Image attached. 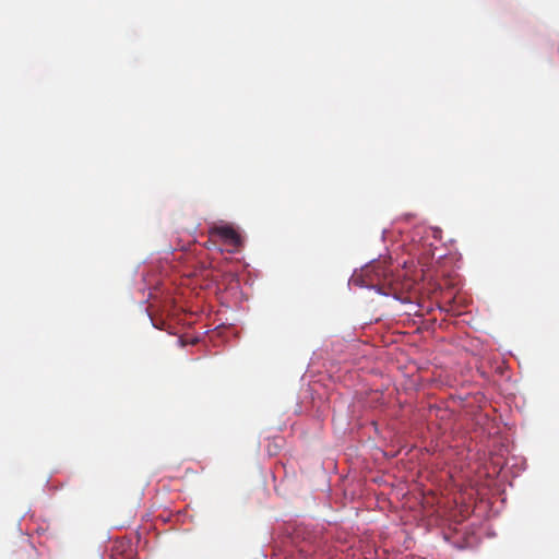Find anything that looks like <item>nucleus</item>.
<instances>
[{"label": "nucleus", "instance_id": "obj_1", "mask_svg": "<svg viewBox=\"0 0 559 559\" xmlns=\"http://www.w3.org/2000/svg\"><path fill=\"white\" fill-rule=\"evenodd\" d=\"M384 267L381 262L366 265L359 273H354L349 280L350 286L374 288L384 294Z\"/></svg>", "mask_w": 559, "mask_h": 559}, {"label": "nucleus", "instance_id": "obj_2", "mask_svg": "<svg viewBox=\"0 0 559 559\" xmlns=\"http://www.w3.org/2000/svg\"><path fill=\"white\" fill-rule=\"evenodd\" d=\"M209 235L211 238H219L226 246L231 247L229 252H235L242 246L241 235L229 224H221L210 227Z\"/></svg>", "mask_w": 559, "mask_h": 559}, {"label": "nucleus", "instance_id": "obj_3", "mask_svg": "<svg viewBox=\"0 0 559 559\" xmlns=\"http://www.w3.org/2000/svg\"><path fill=\"white\" fill-rule=\"evenodd\" d=\"M392 289H393V288H391V287H388V286H386V293H385V296L391 295V294H392Z\"/></svg>", "mask_w": 559, "mask_h": 559}, {"label": "nucleus", "instance_id": "obj_4", "mask_svg": "<svg viewBox=\"0 0 559 559\" xmlns=\"http://www.w3.org/2000/svg\"><path fill=\"white\" fill-rule=\"evenodd\" d=\"M389 260H392V257L386 254V269L389 267Z\"/></svg>", "mask_w": 559, "mask_h": 559}, {"label": "nucleus", "instance_id": "obj_5", "mask_svg": "<svg viewBox=\"0 0 559 559\" xmlns=\"http://www.w3.org/2000/svg\"><path fill=\"white\" fill-rule=\"evenodd\" d=\"M397 264H399V265H401V263H397ZM406 264H407V261H406V260H404V261L402 262V265L405 267V266H406Z\"/></svg>", "mask_w": 559, "mask_h": 559}]
</instances>
